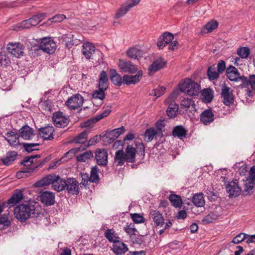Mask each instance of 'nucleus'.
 I'll use <instances>...</instances> for the list:
<instances>
[{
    "mask_svg": "<svg viewBox=\"0 0 255 255\" xmlns=\"http://www.w3.org/2000/svg\"><path fill=\"white\" fill-rule=\"evenodd\" d=\"M65 180L61 178L58 175L50 174L35 182L33 186L41 187L52 184L54 190L57 192H60L65 190Z\"/></svg>",
    "mask_w": 255,
    "mask_h": 255,
    "instance_id": "2",
    "label": "nucleus"
},
{
    "mask_svg": "<svg viewBox=\"0 0 255 255\" xmlns=\"http://www.w3.org/2000/svg\"><path fill=\"white\" fill-rule=\"evenodd\" d=\"M203 95L204 99L208 102H210L213 99L212 91L210 89H205L203 91Z\"/></svg>",
    "mask_w": 255,
    "mask_h": 255,
    "instance_id": "60",
    "label": "nucleus"
},
{
    "mask_svg": "<svg viewBox=\"0 0 255 255\" xmlns=\"http://www.w3.org/2000/svg\"><path fill=\"white\" fill-rule=\"evenodd\" d=\"M54 129L52 126H48L38 129V132L43 140H51L53 139V133Z\"/></svg>",
    "mask_w": 255,
    "mask_h": 255,
    "instance_id": "23",
    "label": "nucleus"
},
{
    "mask_svg": "<svg viewBox=\"0 0 255 255\" xmlns=\"http://www.w3.org/2000/svg\"><path fill=\"white\" fill-rule=\"evenodd\" d=\"M7 49L13 56L19 58L24 54V46L20 43H10L7 45Z\"/></svg>",
    "mask_w": 255,
    "mask_h": 255,
    "instance_id": "14",
    "label": "nucleus"
},
{
    "mask_svg": "<svg viewBox=\"0 0 255 255\" xmlns=\"http://www.w3.org/2000/svg\"><path fill=\"white\" fill-rule=\"evenodd\" d=\"M250 53V49L248 47H240L237 50V54L242 58H247Z\"/></svg>",
    "mask_w": 255,
    "mask_h": 255,
    "instance_id": "47",
    "label": "nucleus"
},
{
    "mask_svg": "<svg viewBox=\"0 0 255 255\" xmlns=\"http://www.w3.org/2000/svg\"><path fill=\"white\" fill-rule=\"evenodd\" d=\"M149 218L152 219L156 226L162 227L164 224V219L158 211L151 210L149 214Z\"/></svg>",
    "mask_w": 255,
    "mask_h": 255,
    "instance_id": "26",
    "label": "nucleus"
},
{
    "mask_svg": "<svg viewBox=\"0 0 255 255\" xmlns=\"http://www.w3.org/2000/svg\"><path fill=\"white\" fill-rule=\"evenodd\" d=\"M165 61L163 58H159L152 63V64L148 67V70L151 73H154L157 71L163 68L166 65Z\"/></svg>",
    "mask_w": 255,
    "mask_h": 255,
    "instance_id": "27",
    "label": "nucleus"
},
{
    "mask_svg": "<svg viewBox=\"0 0 255 255\" xmlns=\"http://www.w3.org/2000/svg\"><path fill=\"white\" fill-rule=\"evenodd\" d=\"M66 18V16L64 14H57L50 18L48 21L51 22H60Z\"/></svg>",
    "mask_w": 255,
    "mask_h": 255,
    "instance_id": "61",
    "label": "nucleus"
},
{
    "mask_svg": "<svg viewBox=\"0 0 255 255\" xmlns=\"http://www.w3.org/2000/svg\"><path fill=\"white\" fill-rule=\"evenodd\" d=\"M218 22L216 20H211L208 22L204 27L203 29L207 30L208 33L211 32L218 27Z\"/></svg>",
    "mask_w": 255,
    "mask_h": 255,
    "instance_id": "48",
    "label": "nucleus"
},
{
    "mask_svg": "<svg viewBox=\"0 0 255 255\" xmlns=\"http://www.w3.org/2000/svg\"><path fill=\"white\" fill-rule=\"evenodd\" d=\"M98 122V119L95 116L94 118H90L86 121L82 122L80 123V127L82 128L89 127Z\"/></svg>",
    "mask_w": 255,
    "mask_h": 255,
    "instance_id": "54",
    "label": "nucleus"
},
{
    "mask_svg": "<svg viewBox=\"0 0 255 255\" xmlns=\"http://www.w3.org/2000/svg\"><path fill=\"white\" fill-rule=\"evenodd\" d=\"M218 219V216L215 213L211 212L206 216L202 220L204 224L212 223Z\"/></svg>",
    "mask_w": 255,
    "mask_h": 255,
    "instance_id": "53",
    "label": "nucleus"
},
{
    "mask_svg": "<svg viewBox=\"0 0 255 255\" xmlns=\"http://www.w3.org/2000/svg\"><path fill=\"white\" fill-rule=\"evenodd\" d=\"M142 76V71L139 70L137 71V74L134 76L129 75H124L123 76V82L124 84L127 85L135 84L140 80Z\"/></svg>",
    "mask_w": 255,
    "mask_h": 255,
    "instance_id": "24",
    "label": "nucleus"
},
{
    "mask_svg": "<svg viewBox=\"0 0 255 255\" xmlns=\"http://www.w3.org/2000/svg\"><path fill=\"white\" fill-rule=\"evenodd\" d=\"M99 172V169L97 165L92 167L90 176L91 182L97 183L99 182L100 180Z\"/></svg>",
    "mask_w": 255,
    "mask_h": 255,
    "instance_id": "43",
    "label": "nucleus"
},
{
    "mask_svg": "<svg viewBox=\"0 0 255 255\" xmlns=\"http://www.w3.org/2000/svg\"><path fill=\"white\" fill-rule=\"evenodd\" d=\"M23 197V195L22 191L16 190L12 194L10 198L7 200V202H3L6 207L10 208L11 207L14 206L16 204L19 203V202L22 199Z\"/></svg>",
    "mask_w": 255,
    "mask_h": 255,
    "instance_id": "17",
    "label": "nucleus"
},
{
    "mask_svg": "<svg viewBox=\"0 0 255 255\" xmlns=\"http://www.w3.org/2000/svg\"><path fill=\"white\" fill-rule=\"evenodd\" d=\"M215 115L211 108L205 110L200 115V121L205 125H208L214 120Z\"/></svg>",
    "mask_w": 255,
    "mask_h": 255,
    "instance_id": "21",
    "label": "nucleus"
},
{
    "mask_svg": "<svg viewBox=\"0 0 255 255\" xmlns=\"http://www.w3.org/2000/svg\"><path fill=\"white\" fill-rule=\"evenodd\" d=\"M179 89L191 96H197L200 92V85L191 79H186L185 81L179 83Z\"/></svg>",
    "mask_w": 255,
    "mask_h": 255,
    "instance_id": "3",
    "label": "nucleus"
},
{
    "mask_svg": "<svg viewBox=\"0 0 255 255\" xmlns=\"http://www.w3.org/2000/svg\"><path fill=\"white\" fill-rule=\"evenodd\" d=\"M169 200L175 207L180 208L181 207L183 202L180 196L171 194L169 196Z\"/></svg>",
    "mask_w": 255,
    "mask_h": 255,
    "instance_id": "42",
    "label": "nucleus"
},
{
    "mask_svg": "<svg viewBox=\"0 0 255 255\" xmlns=\"http://www.w3.org/2000/svg\"><path fill=\"white\" fill-rule=\"evenodd\" d=\"M84 102L83 97L79 94H76L69 98L66 105L69 109L75 110L81 107Z\"/></svg>",
    "mask_w": 255,
    "mask_h": 255,
    "instance_id": "12",
    "label": "nucleus"
},
{
    "mask_svg": "<svg viewBox=\"0 0 255 255\" xmlns=\"http://www.w3.org/2000/svg\"><path fill=\"white\" fill-rule=\"evenodd\" d=\"M80 175L82 178V181L81 182V184L86 186L88 185V182L89 181L91 182V179H90V176L89 174L86 173H81Z\"/></svg>",
    "mask_w": 255,
    "mask_h": 255,
    "instance_id": "62",
    "label": "nucleus"
},
{
    "mask_svg": "<svg viewBox=\"0 0 255 255\" xmlns=\"http://www.w3.org/2000/svg\"><path fill=\"white\" fill-rule=\"evenodd\" d=\"M192 202L198 207H203L205 205V200L203 193H197L194 195L192 198Z\"/></svg>",
    "mask_w": 255,
    "mask_h": 255,
    "instance_id": "41",
    "label": "nucleus"
},
{
    "mask_svg": "<svg viewBox=\"0 0 255 255\" xmlns=\"http://www.w3.org/2000/svg\"><path fill=\"white\" fill-rule=\"evenodd\" d=\"M65 189L69 194L77 195L79 192V182L74 178H68L65 180Z\"/></svg>",
    "mask_w": 255,
    "mask_h": 255,
    "instance_id": "13",
    "label": "nucleus"
},
{
    "mask_svg": "<svg viewBox=\"0 0 255 255\" xmlns=\"http://www.w3.org/2000/svg\"><path fill=\"white\" fill-rule=\"evenodd\" d=\"M108 154L105 148H98L95 152V159L100 166H106L108 165Z\"/></svg>",
    "mask_w": 255,
    "mask_h": 255,
    "instance_id": "11",
    "label": "nucleus"
},
{
    "mask_svg": "<svg viewBox=\"0 0 255 255\" xmlns=\"http://www.w3.org/2000/svg\"><path fill=\"white\" fill-rule=\"evenodd\" d=\"M40 200L47 206H51L54 204L55 202V194L50 191H44L40 196Z\"/></svg>",
    "mask_w": 255,
    "mask_h": 255,
    "instance_id": "18",
    "label": "nucleus"
},
{
    "mask_svg": "<svg viewBox=\"0 0 255 255\" xmlns=\"http://www.w3.org/2000/svg\"><path fill=\"white\" fill-rule=\"evenodd\" d=\"M17 156V153L14 151H8L4 157L1 159L2 163L5 165H9L13 162Z\"/></svg>",
    "mask_w": 255,
    "mask_h": 255,
    "instance_id": "36",
    "label": "nucleus"
},
{
    "mask_svg": "<svg viewBox=\"0 0 255 255\" xmlns=\"http://www.w3.org/2000/svg\"><path fill=\"white\" fill-rule=\"evenodd\" d=\"M88 137V133L86 131L80 133L77 136L72 139V142L75 143H84Z\"/></svg>",
    "mask_w": 255,
    "mask_h": 255,
    "instance_id": "44",
    "label": "nucleus"
},
{
    "mask_svg": "<svg viewBox=\"0 0 255 255\" xmlns=\"http://www.w3.org/2000/svg\"><path fill=\"white\" fill-rule=\"evenodd\" d=\"M105 237L110 243H114L121 239L118 234L114 229H108L106 230L104 234Z\"/></svg>",
    "mask_w": 255,
    "mask_h": 255,
    "instance_id": "31",
    "label": "nucleus"
},
{
    "mask_svg": "<svg viewBox=\"0 0 255 255\" xmlns=\"http://www.w3.org/2000/svg\"><path fill=\"white\" fill-rule=\"evenodd\" d=\"M52 121L57 128H64L68 125V120L60 111L55 112L53 114Z\"/></svg>",
    "mask_w": 255,
    "mask_h": 255,
    "instance_id": "15",
    "label": "nucleus"
},
{
    "mask_svg": "<svg viewBox=\"0 0 255 255\" xmlns=\"http://www.w3.org/2000/svg\"><path fill=\"white\" fill-rule=\"evenodd\" d=\"M10 63L8 57L6 55L4 52L0 53V64L1 66H6Z\"/></svg>",
    "mask_w": 255,
    "mask_h": 255,
    "instance_id": "56",
    "label": "nucleus"
},
{
    "mask_svg": "<svg viewBox=\"0 0 255 255\" xmlns=\"http://www.w3.org/2000/svg\"><path fill=\"white\" fill-rule=\"evenodd\" d=\"M125 131V129L123 126L112 130H107L106 133L102 136V140L105 144H110L123 134Z\"/></svg>",
    "mask_w": 255,
    "mask_h": 255,
    "instance_id": "5",
    "label": "nucleus"
},
{
    "mask_svg": "<svg viewBox=\"0 0 255 255\" xmlns=\"http://www.w3.org/2000/svg\"><path fill=\"white\" fill-rule=\"evenodd\" d=\"M254 184H255V166L251 168L249 176L244 182V187L243 191L244 196H247L253 193Z\"/></svg>",
    "mask_w": 255,
    "mask_h": 255,
    "instance_id": "6",
    "label": "nucleus"
},
{
    "mask_svg": "<svg viewBox=\"0 0 255 255\" xmlns=\"http://www.w3.org/2000/svg\"><path fill=\"white\" fill-rule=\"evenodd\" d=\"M207 75L210 81H213L217 79L220 74L216 70V67L213 65L208 68Z\"/></svg>",
    "mask_w": 255,
    "mask_h": 255,
    "instance_id": "39",
    "label": "nucleus"
},
{
    "mask_svg": "<svg viewBox=\"0 0 255 255\" xmlns=\"http://www.w3.org/2000/svg\"><path fill=\"white\" fill-rule=\"evenodd\" d=\"M114 159L117 166L124 165L126 158L123 149L118 150L116 152Z\"/></svg>",
    "mask_w": 255,
    "mask_h": 255,
    "instance_id": "37",
    "label": "nucleus"
},
{
    "mask_svg": "<svg viewBox=\"0 0 255 255\" xmlns=\"http://www.w3.org/2000/svg\"><path fill=\"white\" fill-rule=\"evenodd\" d=\"M108 78L106 72L102 71L99 75L98 86L108 88Z\"/></svg>",
    "mask_w": 255,
    "mask_h": 255,
    "instance_id": "45",
    "label": "nucleus"
},
{
    "mask_svg": "<svg viewBox=\"0 0 255 255\" xmlns=\"http://www.w3.org/2000/svg\"><path fill=\"white\" fill-rule=\"evenodd\" d=\"M226 191L230 197H236L240 195L241 188L238 185L237 180L229 182L226 186Z\"/></svg>",
    "mask_w": 255,
    "mask_h": 255,
    "instance_id": "16",
    "label": "nucleus"
},
{
    "mask_svg": "<svg viewBox=\"0 0 255 255\" xmlns=\"http://www.w3.org/2000/svg\"><path fill=\"white\" fill-rule=\"evenodd\" d=\"M110 79L112 82L116 86H121L124 83L123 78L117 72L115 69H111L110 71Z\"/></svg>",
    "mask_w": 255,
    "mask_h": 255,
    "instance_id": "33",
    "label": "nucleus"
},
{
    "mask_svg": "<svg viewBox=\"0 0 255 255\" xmlns=\"http://www.w3.org/2000/svg\"><path fill=\"white\" fill-rule=\"evenodd\" d=\"M43 164H39L35 166L24 167L21 170L16 173V177L18 179L25 178L31 175V173L35 171L38 167H41Z\"/></svg>",
    "mask_w": 255,
    "mask_h": 255,
    "instance_id": "19",
    "label": "nucleus"
},
{
    "mask_svg": "<svg viewBox=\"0 0 255 255\" xmlns=\"http://www.w3.org/2000/svg\"><path fill=\"white\" fill-rule=\"evenodd\" d=\"M95 50V47L90 42L85 43L83 45L82 53L87 59H90Z\"/></svg>",
    "mask_w": 255,
    "mask_h": 255,
    "instance_id": "34",
    "label": "nucleus"
},
{
    "mask_svg": "<svg viewBox=\"0 0 255 255\" xmlns=\"http://www.w3.org/2000/svg\"><path fill=\"white\" fill-rule=\"evenodd\" d=\"M131 217L132 220V221L136 224L144 223V217L137 213H134L131 214Z\"/></svg>",
    "mask_w": 255,
    "mask_h": 255,
    "instance_id": "59",
    "label": "nucleus"
},
{
    "mask_svg": "<svg viewBox=\"0 0 255 255\" xmlns=\"http://www.w3.org/2000/svg\"><path fill=\"white\" fill-rule=\"evenodd\" d=\"M160 39L164 41V43L167 45L173 40L174 36L170 32H165L160 36Z\"/></svg>",
    "mask_w": 255,
    "mask_h": 255,
    "instance_id": "49",
    "label": "nucleus"
},
{
    "mask_svg": "<svg viewBox=\"0 0 255 255\" xmlns=\"http://www.w3.org/2000/svg\"><path fill=\"white\" fill-rule=\"evenodd\" d=\"M217 71L220 73L222 74L226 69V64L225 62L223 60H220L218 61V63L217 66Z\"/></svg>",
    "mask_w": 255,
    "mask_h": 255,
    "instance_id": "64",
    "label": "nucleus"
},
{
    "mask_svg": "<svg viewBox=\"0 0 255 255\" xmlns=\"http://www.w3.org/2000/svg\"><path fill=\"white\" fill-rule=\"evenodd\" d=\"M187 130L182 126H176L172 130V135L180 139L186 137Z\"/></svg>",
    "mask_w": 255,
    "mask_h": 255,
    "instance_id": "32",
    "label": "nucleus"
},
{
    "mask_svg": "<svg viewBox=\"0 0 255 255\" xmlns=\"http://www.w3.org/2000/svg\"><path fill=\"white\" fill-rule=\"evenodd\" d=\"M56 48L55 42L50 38L44 37L41 39L39 48L44 52L51 54L54 52Z\"/></svg>",
    "mask_w": 255,
    "mask_h": 255,
    "instance_id": "10",
    "label": "nucleus"
},
{
    "mask_svg": "<svg viewBox=\"0 0 255 255\" xmlns=\"http://www.w3.org/2000/svg\"><path fill=\"white\" fill-rule=\"evenodd\" d=\"M10 222L9 221L8 218L2 215L0 218V230L4 229L9 226Z\"/></svg>",
    "mask_w": 255,
    "mask_h": 255,
    "instance_id": "57",
    "label": "nucleus"
},
{
    "mask_svg": "<svg viewBox=\"0 0 255 255\" xmlns=\"http://www.w3.org/2000/svg\"><path fill=\"white\" fill-rule=\"evenodd\" d=\"M46 15V12L38 13L29 19L23 20L20 23V27L23 28H29L31 26H36L44 19Z\"/></svg>",
    "mask_w": 255,
    "mask_h": 255,
    "instance_id": "7",
    "label": "nucleus"
},
{
    "mask_svg": "<svg viewBox=\"0 0 255 255\" xmlns=\"http://www.w3.org/2000/svg\"><path fill=\"white\" fill-rule=\"evenodd\" d=\"M180 106L183 109L187 111L192 112L195 111V104L192 99L184 98L181 101Z\"/></svg>",
    "mask_w": 255,
    "mask_h": 255,
    "instance_id": "35",
    "label": "nucleus"
},
{
    "mask_svg": "<svg viewBox=\"0 0 255 255\" xmlns=\"http://www.w3.org/2000/svg\"><path fill=\"white\" fill-rule=\"evenodd\" d=\"M136 153L138 155L144 157L145 155V147L142 142L137 141L135 142Z\"/></svg>",
    "mask_w": 255,
    "mask_h": 255,
    "instance_id": "55",
    "label": "nucleus"
},
{
    "mask_svg": "<svg viewBox=\"0 0 255 255\" xmlns=\"http://www.w3.org/2000/svg\"><path fill=\"white\" fill-rule=\"evenodd\" d=\"M102 138L100 135H96L93 137L91 138L88 141V144L86 145V147L94 145L98 141H100Z\"/></svg>",
    "mask_w": 255,
    "mask_h": 255,
    "instance_id": "63",
    "label": "nucleus"
},
{
    "mask_svg": "<svg viewBox=\"0 0 255 255\" xmlns=\"http://www.w3.org/2000/svg\"><path fill=\"white\" fill-rule=\"evenodd\" d=\"M248 234L241 233L235 236L232 241V243L235 244H238L245 240H247Z\"/></svg>",
    "mask_w": 255,
    "mask_h": 255,
    "instance_id": "50",
    "label": "nucleus"
},
{
    "mask_svg": "<svg viewBox=\"0 0 255 255\" xmlns=\"http://www.w3.org/2000/svg\"><path fill=\"white\" fill-rule=\"evenodd\" d=\"M130 8L128 7V6L127 4L126 5H122L120 8V9L117 11L115 18H119L120 17H123L125 15L127 12L130 9Z\"/></svg>",
    "mask_w": 255,
    "mask_h": 255,
    "instance_id": "52",
    "label": "nucleus"
},
{
    "mask_svg": "<svg viewBox=\"0 0 255 255\" xmlns=\"http://www.w3.org/2000/svg\"><path fill=\"white\" fill-rule=\"evenodd\" d=\"M93 157V153L92 151L88 150L77 156V160L79 162H85L86 160Z\"/></svg>",
    "mask_w": 255,
    "mask_h": 255,
    "instance_id": "46",
    "label": "nucleus"
},
{
    "mask_svg": "<svg viewBox=\"0 0 255 255\" xmlns=\"http://www.w3.org/2000/svg\"><path fill=\"white\" fill-rule=\"evenodd\" d=\"M222 102L227 106H231L234 104L235 97L233 93V90L225 84L221 90Z\"/></svg>",
    "mask_w": 255,
    "mask_h": 255,
    "instance_id": "9",
    "label": "nucleus"
},
{
    "mask_svg": "<svg viewBox=\"0 0 255 255\" xmlns=\"http://www.w3.org/2000/svg\"><path fill=\"white\" fill-rule=\"evenodd\" d=\"M226 75L231 81L238 82L241 81L242 83L240 85L241 88H245L249 86V78L244 75L241 76L238 69L234 66L230 65L226 69Z\"/></svg>",
    "mask_w": 255,
    "mask_h": 255,
    "instance_id": "4",
    "label": "nucleus"
},
{
    "mask_svg": "<svg viewBox=\"0 0 255 255\" xmlns=\"http://www.w3.org/2000/svg\"><path fill=\"white\" fill-rule=\"evenodd\" d=\"M19 136L25 140L30 139L34 134L33 129L27 125L23 126L19 130Z\"/></svg>",
    "mask_w": 255,
    "mask_h": 255,
    "instance_id": "28",
    "label": "nucleus"
},
{
    "mask_svg": "<svg viewBox=\"0 0 255 255\" xmlns=\"http://www.w3.org/2000/svg\"><path fill=\"white\" fill-rule=\"evenodd\" d=\"M107 89V87L98 86V90H95L92 94L93 99H100L102 101H103L105 98V91Z\"/></svg>",
    "mask_w": 255,
    "mask_h": 255,
    "instance_id": "38",
    "label": "nucleus"
},
{
    "mask_svg": "<svg viewBox=\"0 0 255 255\" xmlns=\"http://www.w3.org/2000/svg\"><path fill=\"white\" fill-rule=\"evenodd\" d=\"M119 66L120 69L124 72L133 74L137 71L136 66L130 61H125L120 60Z\"/></svg>",
    "mask_w": 255,
    "mask_h": 255,
    "instance_id": "20",
    "label": "nucleus"
},
{
    "mask_svg": "<svg viewBox=\"0 0 255 255\" xmlns=\"http://www.w3.org/2000/svg\"><path fill=\"white\" fill-rule=\"evenodd\" d=\"M125 232L130 236L136 234V232H138L133 223H130L129 225L127 224L125 228Z\"/></svg>",
    "mask_w": 255,
    "mask_h": 255,
    "instance_id": "58",
    "label": "nucleus"
},
{
    "mask_svg": "<svg viewBox=\"0 0 255 255\" xmlns=\"http://www.w3.org/2000/svg\"><path fill=\"white\" fill-rule=\"evenodd\" d=\"M5 135L7 137H5V139L10 144V145L15 147L17 145H20L22 143L19 141V134L14 131L10 130L7 131Z\"/></svg>",
    "mask_w": 255,
    "mask_h": 255,
    "instance_id": "25",
    "label": "nucleus"
},
{
    "mask_svg": "<svg viewBox=\"0 0 255 255\" xmlns=\"http://www.w3.org/2000/svg\"><path fill=\"white\" fill-rule=\"evenodd\" d=\"M175 94L172 93L166 99L165 103L168 105V108L166 110L167 115L169 118H174L177 116L178 110V105L174 102Z\"/></svg>",
    "mask_w": 255,
    "mask_h": 255,
    "instance_id": "8",
    "label": "nucleus"
},
{
    "mask_svg": "<svg viewBox=\"0 0 255 255\" xmlns=\"http://www.w3.org/2000/svg\"><path fill=\"white\" fill-rule=\"evenodd\" d=\"M158 134V132L154 128H150L146 129L144 134V139L146 142L152 141L154 136Z\"/></svg>",
    "mask_w": 255,
    "mask_h": 255,
    "instance_id": "40",
    "label": "nucleus"
},
{
    "mask_svg": "<svg viewBox=\"0 0 255 255\" xmlns=\"http://www.w3.org/2000/svg\"><path fill=\"white\" fill-rule=\"evenodd\" d=\"M28 202L17 206L14 209L15 217L20 222H24L28 219L37 218L41 214V209L36 202Z\"/></svg>",
    "mask_w": 255,
    "mask_h": 255,
    "instance_id": "1",
    "label": "nucleus"
},
{
    "mask_svg": "<svg viewBox=\"0 0 255 255\" xmlns=\"http://www.w3.org/2000/svg\"><path fill=\"white\" fill-rule=\"evenodd\" d=\"M23 147L25 150L28 152H31L33 151L38 150V148H34V147L39 146V143H22Z\"/></svg>",
    "mask_w": 255,
    "mask_h": 255,
    "instance_id": "51",
    "label": "nucleus"
},
{
    "mask_svg": "<svg viewBox=\"0 0 255 255\" xmlns=\"http://www.w3.org/2000/svg\"><path fill=\"white\" fill-rule=\"evenodd\" d=\"M127 56L133 59H139L143 56V51L137 47L134 46L129 48L126 52Z\"/></svg>",
    "mask_w": 255,
    "mask_h": 255,
    "instance_id": "29",
    "label": "nucleus"
},
{
    "mask_svg": "<svg viewBox=\"0 0 255 255\" xmlns=\"http://www.w3.org/2000/svg\"><path fill=\"white\" fill-rule=\"evenodd\" d=\"M136 149L132 145L128 144L125 149V155L126 161L128 162L133 163L135 162Z\"/></svg>",
    "mask_w": 255,
    "mask_h": 255,
    "instance_id": "30",
    "label": "nucleus"
},
{
    "mask_svg": "<svg viewBox=\"0 0 255 255\" xmlns=\"http://www.w3.org/2000/svg\"><path fill=\"white\" fill-rule=\"evenodd\" d=\"M128 250L127 246L122 241L121 239L113 244L112 251L117 255H124Z\"/></svg>",
    "mask_w": 255,
    "mask_h": 255,
    "instance_id": "22",
    "label": "nucleus"
}]
</instances>
